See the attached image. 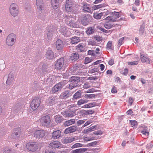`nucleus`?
Here are the masks:
<instances>
[{"instance_id": "nucleus-1", "label": "nucleus", "mask_w": 153, "mask_h": 153, "mask_svg": "<svg viewBox=\"0 0 153 153\" xmlns=\"http://www.w3.org/2000/svg\"><path fill=\"white\" fill-rule=\"evenodd\" d=\"M80 79L79 77L72 76L71 79V83L69 86V88L70 89L77 86L79 85L78 83L80 81Z\"/></svg>"}, {"instance_id": "nucleus-2", "label": "nucleus", "mask_w": 153, "mask_h": 153, "mask_svg": "<svg viewBox=\"0 0 153 153\" xmlns=\"http://www.w3.org/2000/svg\"><path fill=\"white\" fill-rule=\"evenodd\" d=\"M16 39V36L14 34L11 33L9 34L6 40L7 45L10 46H12L14 44Z\"/></svg>"}, {"instance_id": "nucleus-3", "label": "nucleus", "mask_w": 153, "mask_h": 153, "mask_svg": "<svg viewBox=\"0 0 153 153\" xmlns=\"http://www.w3.org/2000/svg\"><path fill=\"white\" fill-rule=\"evenodd\" d=\"M39 145L35 142H29L26 145V148L32 152H35L38 149Z\"/></svg>"}, {"instance_id": "nucleus-4", "label": "nucleus", "mask_w": 153, "mask_h": 153, "mask_svg": "<svg viewBox=\"0 0 153 153\" xmlns=\"http://www.w3.org/2000/svg\"><path fill=\"white\" fill-rule=\"evenodd\" d=\"M41 101L39 98L33 99L30 103V107L33 110H36L39 106Z\"/></svg>"}, {"instance_id": "nucleus-5", "label": "nucleus", "mask_w": 153, "mask_h": 153, "mask_svg": "<svg viewBox=\"0 0 153 153\" xmlns=\"http://www.w3.org/2000/svg\"><path fill=\"white\" fill-rule=\"evenodd\" d=\"M10 11L11 14L14 16H17L19 11L17 5L15 4H12L10 6Z\"/></svg>"}, {"instance_id": "nucleus-6", "label": "nucleus", "mask_w": 153, "mask_h": 153, "mask_svg": "<svg viewBox=\"0 0 153 153\" xmlns=\"http://www.w3.org/2000/svg\"><path fill=\"white\" fill-rule=\"evenodd\" d=\"M92 18V17L90 15H83L81 20V23L83 25L86 26L88 25Z\"/></svg>"}, {"instance_id": "nucleus-7", "label": "nucleus", "mask_w": 153, "mask_h": 153, "mask_svg": "<svg viewBox=\"0 0 153 153\" xmlns=\"http://www.w3.org/2000/svg\"><path fill=\"white\" fill-rule=\"evenodd\" d=\"M64 62V58H61L58 59L55 62V68L57 70H59L61 69L63 66Z\"/></svg>"}, {"instance_id": "nucleus-8", "label": "nucleus", "mask_w": 153, "mask_h": 153, "mask_svg": "<svg viewBox=\"0 0 153 153\" xmlns=\"http://www.w3.org/2000/svg\"><path fill=\"white\" fill-rule=\"evenodd\" d=\"M76 19L74 17L69 19V23L68 24L69 26L71 27L74 28H77L79 27V22L76 21Z\"/></svg>"}, {"instance_id": "nucleus-9", "label": "nucleus", "mask_w": 153, "mask_h": 153, "mask_svg": "<svg viewBox=\"0 0 153 153\" xmlns=\"http://www.w3.org/2000/svg\"><path fill=\"white\" fill-rule=\"evenodd\" d=\"M21 133V130L20 128H15L11 134V137L13 139H15L16 137V136L19 137L20 136Z\"/></svg>"}, {"instance_id": "nucleus-10", "label": "nucleus", "mask_w": 153, "mask_h": 153, "mask_svg": "<svg viewBox=\"0 0 153 153\" xmlns=\"http://www.w3.org/2000/svg\"><path fill=\"white\" fill-rule=\"evenodd\" d=\"M73 2L71 0H67L65 6V10L67 12H71L73 9Z\"/></svg>"}, {"instance_id": "nucleus-11", "label": "nucleus", "mask_w": 153, "mask_h": 153, "mask_svg": "<svg viewBox=\"0 0 153 153\" xmlns=\"http://www.w3.org/2000/svg\"><path fill=\"white\" fill-rule=\"evenodd\" d=\"M40 121L44 125H47L51 122L50 117L48 115L44 116L41 118Z\"/></svg>"}, {"instance_id": "nucleus-12", "label": "nucleus", "mask_w": 153, "mask_h": 153, "mask_svg": "<svg viewBox=\"0 0 153 153\" xmlns=\"http://www.w3.org/2000/svg\"><path fill=\"white\" fill-rule=\"evenodd\" d=\"M48 33L47 34V38L49 40L51 39L53 36V33L55 31V29L53 26H50L47 27Z\"/></svg>"}, {"instance_id": "nucleus-13", "label": "nucleus", "mask_w": 153, "mask_h": 153, "mask_svg": "<svg viewBox=\"0 0 153 153\" xmlns=\"http://www.w3.org/2000/svg\"><path fill=\"white\" fill-rule=\"evenodd\" d=\"M77 129L76 126H72L66 128L64 131V133L66 134L71 133L75 131Z\"/></svg>"}, {"instance_id": "nucleus-14", "label": "nucleus", "mask_w": 153, "mask_h": 153, "mask_svg": "<svg viewBox=\"0 0 153 153\" xmlns=\"http://www.w3.org/2000/svg\"><path fill=\"white\" fill-rule=\"evenodd\" d=\"M34 136L38 138H42L45 136V132L43 130L36 131L34 133Z\"/></svg>"}, {"instance_id": "nucleus-15", "label": "nucleus", "mask_w": 153, "mask_h": 153, "mask_svg": "<svg viewBox=\"0 0 153 153\" xmlns=\"http://www.w3.org/2000/svg\"><path fill=\"white\" fill-rule=\"evenodd\" d=\"M36 5L39 11L42 12L43 10L44 4L42 0H36Z\"/></svg>"}, {"instance_id": "nucleus-16", "label": "nucleus", "mask_w": 153, "mask_h": 153, "mask_svg": "<svg viewBox=\"0 0 153 153\" xmlns=\"http://www.w3.org/2000/svg\"><path fill=\"white\" fill-rule=\"evenodd\" d=\"M56 48L58 50H62L64 47L63 43L60 39H58L56 41Z\"/></svg>"}, {"instance_id": "nucleus-17", "label": "nucleus", "mask_w": 153, "mask_h": 153, "mask_svg": "<svg viewBox=\"0 0 153 153\" xmlns=\"http://www.w3.org/2000/svg\"><path fill=\"white\" fill-rule=\"evenodd\" d=\"M60 143L58 141H55L50 143L49 147L52 149L58 148L60 146Z\"/></svg>"}, {"instance_id": "nucleus-18", "label": "nucleus", "mask_w": 153, "mask_h": 153, "mask_svg": "<svg viewBox=\"0 0 153 153\" xmlns=\"http://www.w3.org/2000/svg\"><path fill=\"white\" fill-rule=\"evenodd\" d=\"M75 138L72 137H67L62 140V142L64 144L71 143L74 140Z\"/></svg>"}, {"instance_id": "nucleus-19", "label": "nucleus", "mask_w": 153, "mask_h": 153, "mask_svg": "<svg viewBox=\"0 0 153 153\" xmlns=\"http://www.w3.org/2000/svg\"><path fill=\"white\" fill-rule=\"evenodd\" d=\"M62 87V85L61 83H59L55 85L52 88V91L54 93H56L60 90Z\"/></svg>"}, {"instance_id": "nucleus-20", "label": "nucleus", "mask_w": 153, "mask_h": 153, "mask_svg": "<svg viewBox=\"0 0 153 153\" xmlns=\"http://www.w3.org/2000/svg\"><path fill=\"white\" fill-rule=\"evenodd\" d=\"M14 80V76L11 73L9 74L8 76V78L6 81V83L7 85H11Z\"/></svg>"}, {"instance_id": "nucleus-21", "label": "nucleus", "mask_w": 153, "mask_h": 153, "mask_svg": "<svg viewBox=\"0 0 153 153\" xmlns=\"http://www.w3.org/2000/svg\"><path fill=\"white\" fill-rule=\"evenodd\" d=\"M61 134V131L59 130L54 131L52 133V137L54 139L58 138L60 137Z\"/></svg>"}, {"instance_id": "nucleus-22", "label": "nucleus", "mask_w": 153, "mask_h": 153, "mask_svg": "<svg viewBox=\"0 0 153 153\" xmlns=\"http://www.w3.org/2000/svg\"><path fill=\"white\" fill-rule=\"evenodd\" d=\"M46 56L48 59H51L54 57V53L52 51L48 50L46 53Z\"/></svg>"}, {"instance_id": "nucleus-23", "label": "nucleus", "mask_w": 153, "mask_h": 153, "mask_svg": "<svg viewBox=\"0 0 153 153\" xmlns=\"http://www.w3.org/2000/svg\"><path fill=\"white\" fill-rule=\"evenodd\" d=\"M85 43H81L79 44L77 46L76 48L80 52L84 51L85 50Z\"/></svg>"}, {"instance_id": "nucleus-24", "label": "nucleus", "mask_w": 153, "mask_h": 153, "mask_svg": "<svg viewBox=\"0 0 153 153\" xmlns=\"http://www.w3.org/2000/svg\"><path fill=\"white\" fill-rule=\"evenodd\" d=\"M69 96V91L67 90L61 94L60 98L62 99H66Z\"/></svg>"}, {"instance_id": "nucleus-25", "label": "nucleus", "mask_w": 153, "mask_h": 153, "mask_svg": "<svg viewBox=\"0 0 153 153\" xmlns=\"http://www.w3.org/2000/svg\"><path fill=\"white\" fill-rule=\"evenodd\" d=\"M140 58L141 61L143 63H149V59L145 55H142L140 56Z\"/></svg>"}, {"instance_id": "nucleus-26", "label": "nucleus", "mask_w": 153, "mask_h": 153, "mask_svg": "<svg viewBox=\"0 0 153 153\" xmlns=\"http://www.w3.org/2000/svg\"><path fill=\"white\" fill-rule=\"evenodd\" d=\"M79 56L77 53H72L71 56H70V59L71 60L74 61L76 60L79 59Z\"/></svg>"}, {"instance_id": "nucleus-27", "label": "nucleus", "mask_w": 153, "mask_h": 153, "mask_svg": "<svg viewBox=\"0 0 153 153\" xmlns=\"http://www.w3.org/2000/svg\"><path fill=\"white\" fill-rule=\"evenodd\" d=\"M105 20L108 21L115 22H116L117 19L113 15L108 16L104 19Z\"/></svg>"}, {"instance_id": "nucleus-28", "label": "nucleus", "mask_w": 153, "mask_h": 153, "mask_svg": "<svg viewBox=\"0 0 153 153\" xmlns=\"http://www.w3.org/2000/svg\"><path fill=\"white\" fill-rule=\"evenodd\" d=\"M60 32L63 35L67 36L68 34V30L67 28L65 26H62L61 27Z\"/></svg>"}, {"instance_id": "nucleus-29", "label": "nucleus", "mask_w": 153, "mask_h": 153, "mask_svg": "<svg viewBox=\"0 0 153 153\" xmlns=\"http://www.w3.org/2000/svg\"><path fill=\"white\" fill-rule=\"evenodd\" d=\"M80 41L79 37L76 36H74L72 37L71 39V43L72 44H75Z\"/></svg>"}, {"instance_id": "nucleus-30", "label": "nucleus", "mask_w": 153, "mask_h": 153, "mask_svg": "<svg viewBox=\"0 0 153 153\" xmlns=\"http://www.w3.org/2000/svg\"><path fill=\"white\" fill-rule=\"evenodd\" d=\"M55 76H51L48 78L46 80V82L48 84H52L54 82Z\"/></svg>"}, {"instance_id": "nucleus-31", "label": "nucleus", "mask_w": 153, "mask_h": 153, "mask_svg": "<svg viewBox=\"0 0 153 153\" xmlns=\"http://www.w3.org/2000/svg\"><path fill=\"white\" fill-rule=\"evenodd\" d=\"M75 122V120L74 119H71L70 120L66 121L64 123L65 125L66 126H68L74 124Z\"/></svg>"}, {"instance_id": "nucleus-32", "label": "nucleus", "mask_w": 153, "mask_h": 153, "mask_svg": "<svg viewBox=\"0 0 153 153\" xmlns=\"http://www.w3.org/2000/svg\"><path fill=\"white\" fill-rule=\"evenodd\" d=\"M55 118V122L57 123H61L64 120L62 117L59 115H56Z\"/></svg>"}, {"instance_id": "nucleus-33", "label": "nucleus", "mask_w": 153, "mask_h": 153, "mask_svg": "<svg viewBox=\"0 0 153 153\" xmlns=\"http://www.w3.org/2000/svg\"><path fill=\"white\" fill-rule=\"evenodd\" d=\"M65 115L66 117H72L75 115V112L73 111L67 112Z\"/></svg>"}, {"instance_id": "nucleus-34", "label": "nucleus", "mask_w": 153, "mask_h": 153, "mask_svg": "<svg viewBox=\"0 0 153 153\" xmlns=\"http://www.w3.org/2000/svg\"><path fill=\"white\" fill-rule=\"evenodd\" d=\"M113 25H114L111 23L107 22L105 23L104 27L105 28L109 29L113 27Z\"/></svg>"}, {"instance_id": "nucleus-35", "label": "nucleus", "mask_w": 153, "mask_h": 153, "mask_svg": "<svg viewBox=\"0 0 153 153\" xmlns=\"http://www.w3.org/2000/svg\"><path fill=\"white\" fill-rule=\"evenodd\" d=\"M104 10L105 11L102 12L103 16H106L108 15H111L112 13V12L111 11V10L110 9L108 10L104 9Z\"/></svg>"}, {"instance_id": "nucleus-36", "label": "nucleus", "mask_w": 153, "mask_h": 153, "mask_svg": "<svg viewBox=\"0 0 153 153\" xmlns=\"http://www.w3.org/2000/svg\"><path fill=\"white\" fill-rule=\"evenodd\" d=\"M94 28L93 27H89L88 28L87 30L86 31L87 34L88 35H90L93 33L94 31Z\"/></svg>"}, {"instance_id": "nucleus-37", "label": "nucleus", "mask_w": 153, "mask_h": 153, "mask_svg": "<svg viewBox=\"0 0 153 153\" xmlns=\"http://www.w3.org/2000/svg\"><path fill=\"white\" fill-rule=\"evenodd\" d=\"M102 16H103L102 12L100 13H95L94 15V18L97 19H100Z\"/></svg>"}, {"instance_id": "nucleus-38", "label": "nucleus", "mask_w": 153, "mask_h": 153, "mask_svg": "<svg viewBox=\"0 0 153 153\" xmlns=\"http://www.w3.org/2000/svg\"><path fill=\"white\" fill-rule=\"evenodd\" d=\"M83 10L85 11L90 12L91 10L90 5L87 4H84L83 7Z\"/></svg>"}, {"instance_id": "nucleus-39", "label": "nucleus", "mask_w": 153, "mask_h": 153, "mask_svg": "<svg viewBox=\"0 0 153 153\" xmlns=\"http://www.w3.org/2000/svg\"><path fill=\"white\" fill-rule=\"evenodd\" d=\"M81 94V91H78L76 92L73 96L74 98L76 99L80 97Z\"/></svg>"}, {"instance_id": "nucleus-40", "label": "nucleus", "mask_w": 153, "mask_h": 153, "mask_svg": "<svg viewBox=\"0 0 153 153\" xmlns=\"http://www.w3.org/2000/svg\"><path fill=\"white\" fill-rule=\"evenodd\" d=\"M141 133L143 135L147 136H149V132L147 129V127H145L144 129L142 131Z\"/></svg>"}, {"instance_id": "nucleus-41", "label": "nucleus", "mask_w": 153, "mask_h": 153, "mask_svg": "<svg viewBox=\"0 0 153 153\" xmlns=\"http://www.w3.org/2000/svg\"><path fill=\"white\" fill-rule=\"evenodd\" d=\"M88 102L87 100H84L83 99H81L79 100L77 104L78 105H80L85 103H87Z\"/></svg>"}, {"instance_id": "nucleus-42", "label": "nucleus", "mask_w": 153, "mask_h": 153, "mask_svg": "<svg viewBox=\"0 0 153 153\" xmlns=\"http://www.w3.org/2000/svg\"><path fill=\"white\" fill-rule=\"evenodd\" d=\"M95 106L94 103H89L84 105L83 107L84 108H89L93 107Z\"/></svg>"}, {"instance_id": "nucleus-43", "label": "nucleus", "mask_w": 153, "mask_h": 153, "mask_svg": "<svg viewBox=\"0 0 153 153\" xmlns=\"http://www.w3.org/2000/svg\"><path fill=\"white\" fill-rule=\"evenodd\" d=\"M111 15H113L117 19L120 17V13L119 12L116 11L112 12Z\"/></svg>"}, {"instance_id": "nucleus-44", "label": "nucleus", "mask_w": 153, "mask_h": 153, "mask_svg": "<svg viewBox=\"0 0 153 153\" xmlns=\"http://www.w3.org/2000/svg\"><path fill=\"white\" fill-rule=\"evenodd\" d=\"M131 125L132 127H134V128L136 127L137 125V123L135 120H131L130 121Z\"/></svg>"}, {"instance_id": "nucleus-45", "label": "nucleus", "mask_w": 153, "mask_h": 153, "mask_svg": "<svg viewBox=\"0 0 153 153\" xmlns=\"http://www.w3.org/2000/svg\"><path fill=\"white\" fill-rule=\"evenodd\" d=\"M12 149L11 148H6L4 149L3 153H12Z\"/></svg>"}, {"instance_id": "nucleus-46", "label": "nucleus", "mask_w": 153, "mask_h": 153, "mask_svg": "<svg viewBox=\"0 0 153 153\" xmlns=\"http://www.w3.org/2000/svg\"><path fill=\"white\" fill-rule=\"evenodd\" d=\"M144 29L145 27L144 25L141 26L139 30L140 34L142 35L144 31Z\"/></svg>"}, {"instance_id": "nucleus-47", "label": "nucleus", "mask_w": 153, "mask_h": 153, "mask_svg": "<svg viewBox=\"0 0 153 153\" xmlns=\"http://www.w3.org/2000/svg\"><path fill=\"white\" fill-rule=\"evenodd\" d=\"M112 42L111 41H109L107 44V48L109 49H112L113 48L112 46Z\"/></svg>"}, {"instance_id": "nucleus-48", "label": "nucleus", "mask_w": 153, "mask_h": 153, "mask_svg": "<svg viewBox=\"0 0 153 153\" xmlns=\"http://www.w3.org/2000/svg\"><path fill=\"white\" fill-rule=\"evenodd\" d=\"M58 3V2L51 3L52 6L54 9H56L58 8L59 6Z\"/></svg>"}, {"instance_id": "nucleus-49", "label": "nucleus", "mask_w": 153, "mask_h": 153, "mask_svg": "<svg viewBox=\"0 0 153 153\" xmlns=\"http://www.w3.org/2000/svg\"><path fill=\"white\" fill-rule=\"evenodd\" d=\"M103 7L102 4H100L98 5H94L92 8L94 10H96L98 9L101 8Z\"/></svg>"}, {"instance_id": "nucleus-50", "label": "nucleus", "mask_w": 153, "mask_h": 153, "mask_svg": "<svg viewBox=\"0 0 153 153\" xmlns=\"http://www.w3.org/2000/svg\"><path fill=\"white\" fill-rule=\"evenodd\" d=\"M124 39V37H122L118 41V46L120 47V46L123 44V42Z\"/></svg>"}, {"instance_id": "nucleus-51", "label": "nucleus", "mask_w": 153, "mask_h": 153, "mask_svg": "<svg viewBox=\"0 0 153 153\" xmlns=\"http://www.w3.org/2000/svg\"><path fill=\"white\" fill-rule=\"evenodd\" d=\"M138 62L137 61H134L133 62H128V65H136L138 64Z\"/></svg>"}, {"instance_id": "nucleus-52", "label": "nucleus", "mask_w": 153, "mask_h": 153, "mask_svg": "<svg viewBox=\"0 0 153 153\" xmlns=\"http://www.w3.org/2000/svg\"><path fill=\"white\" fill-rule=\"evenodd\" d=\"M92 131L90 129V128H88L87 129H84L83 131V132L85 134H88L89 133V132Z\"/></svg>"}, {"instance_id": "nucleus-53", "label": "nucleus", "mask_w": 153, "mask_h": 153, "mask_svg": "<svg viewBox=\"0 0 153 153\" xmlns=\"http://www.w3.org/2000/svg\"><path fill=\"white\" fill-rule=\"evenodd\" d=\"M85 120H80L78 121L77 122V123L78 125V126H79L80 125L83 124L85 122Z\"/></svg>"}, {"instance_id": "nucleus-54", "label": "nucleus", "mask_w": 153, "mask_h": 153, "mask_svg": "<svg viewBox=\"0 0 153 153\" xmlns=\"http://www.w3.org/2000/svg\"><path fill=\"white\" fill-rule=\"evenodd\" d=\"M47 67V66L45 64H43L42 65V71L43 72H45L46 71Z\"/></svg>"}, {"instance_id": "nucleus-55", "label": "nucleus", "mask_w": 153, "mask_h": 153, "mask_svg": "<svg viewBox=\"0 0 153 153\" xmlns=\"http://www.w3.org/2000/svg\"><path fill=\"white\" fill-rule=\"evenodd\" d=\"M92 137H84L83 139L85 141H88L93 140V139H92Z\"/></svg>"}, {"instance_id": "nucleus-56", "label": "nucleus", "mask_w": 153, "mask_h": 153, "mask_svg": "<svg viewBox=\"0 0 153 153\" xmlns=\"http://www.w3.org/2000/svg\"><path fill=\"white\" fill-rule=\"evenodd\" d=\"M90 87L89 84L88 83H85L83 85V88L84 89H87Z\"/></svg>"}, {"instance_id": "nucleus-57", "label": "nucleus", "mask_w": 153, "mask_h": 153, "mask_svg": "<svg viewBox=\"0 0 153 153\" xmlns=\"http://www.w3.org/2000/svg\"><path fill=\"white\" fill-rule=\"evenodd\" d=\"M91 62V59L88 57H86L85 58L84 63L87 64Z\"/></svg>"}, {"instance_id": "nucleus-58", "label": "nucleus", "mask_w": 153, "mask_h": 153, "mask_svg": "<svg viewBox=\"0 0 153 153\" xmlns=\"http://www.w3.org/2000/svg\"><path fill=\"white\" fill-rule=\"evenodd\" d=\"M94 134L96 135H101L102 134V132L101 131H95L94 132Z\"/></svg>"}, {"instance_id": "nucleus-59", "label": "nucleus", "mask_w": 153, "mask_h": 153, "mask_svg": "<svg viewBox=\"0 0 153 153\" xmlns=\"http://www.w3.org/2000/svg\"><path fill=\"white\" fill-rule=\"evenodd\" d=\"M92 123V121L91 120H88L87 121L86 123H85L84 125L82 126L85 127L87 126L89 124Z\"/></svg>"}, {"instance_id": "nucleus-60", "label": "nucleus", "mask_w": 153, "mask_h": 153, "mask_svg": "<svg viewBox=\"0 0 153 153\" xmlns=\"http://www.w3.org/2000/svg\"><path fill=\"white\" fill-rule=\"evenodd\" d=\"M134 101V99L130 97L129 99L128 102L130 105H131Z\"/></svg>"}, {"instance_id": "nucleus-61", "label": "nucleus", "mask_w": 153, "mask_h": 153, "mask_svg": "<svg viewBox=\"0 0 153 153\" xmlns=\"http://www.w3.org/2000/svg\"><path fill=\"white\" fill-rule=\"evenodd\" d=\"M134 4L136 6H138L140 4V1L139 0H135Z\"/></svg>"}, {"instance_id": "nucleus-62", "label": "nucleus", "mask_w": 153, "mask_h": 153, "mask_svg": "<svg viewBox=\"0 0 153 153\" xmlns=\"http://www.w3.org/2000/svg\"><path fill=\"white\" fill-rule=\"evenodd\" d=\"M80 149H77L74 151L72 153H81Z\"/></svg>"}, {"instance_id": "nucleus-63", "label": "nucleus", "mask_w": 153, "mask_h": 153, "mask_svg": "<svg viewBox=\"0 0 153 153\" xmlns=\"http://www.w3.org/2000/svg\"><path fill=\"white\" fill-rule=\"evenodd\" d=\"M114 60L113 59H111L108 62L109 64L110 65H112L114 63Z\"/></svg>"}, {"instance_id": "nucleus-64", "label": "nucleus", "mask_w": 153, "mask_h": 153, "mask_svg": "<svg viewBox=\"0 0 153 153\" xmlns=\"http://www.w3.org/2000/svg\"><path fill=\"white\" fill-rule=\"evenodd\" d=\"M94 51L93 50H90L88 51V54L93 55L94 54Z\"/></svg>"}]
</instances>
